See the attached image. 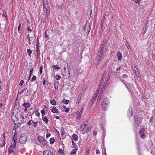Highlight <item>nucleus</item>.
<instances>
[{
	"label": "nucleus",
	"instance_id": "21",
	"mask_svg": "<svg viewBox=\"0 0 155 155\" xmlns=\"http://www.w3.org/2000/svg\"><path fill=\"white\" fill-rule=\"evenodd\" d=\"M125 45L128 49H130L131 48L130 47V44L128 41H126Z\"/></svg>",
	"mask_w": 155,
	"mask_h": 155
},
{
	"label": "nucleus",
	"instance_id": "53",
	"mask_svg": "<svg viewBox=\"0 0 155 155\" xmlns=\"http://www.w3.org/2000/svg\"><path fill=\"white\" fill-rule=\"evenodd\" d=\"M91 129V127H87V129L86 132L87 133Z\"/></svg>",
	"mask_w": 155,
	"mask_h": 155
},
{
	"label": "nucleus",
	"instance_id": "9",
	"mask_svg": "<svg viewBox=\"0 0 155 155\" xmlns=\"http://www.w3.org/2000/svg\"><path fill=\"white\" fill-rule=\"evenodd\" d=\"M44 155H53L52 153L49 150H45L43 152Z\"/></svg>",
	"mask_w": 155,
	"mask_h": 155
},
{
	"label": "nucleus",
	"instance_id": "18",
	"mask_svg": "<svg viewBox=\"0 0 155 155\" xmlns=\"http://www.w3.org/2000/svg\"><path fill=\"white\" fill-rule=\"evenodd\" d=\"M106 42H107L106 40H104L103 41L100 48H104V45L106 43Z\"/></svg>",
	"mask_w": 155,
	"mask_h": 155
},
{
	"label": "nucleus",
	"instance_id": "61",
	"mask_svg": "<svg viewBox=\"0 0 155 155\" xmlns=\"http://www.w3.org/2000/svg\"><path fill=\"white\" fill-rule=\"evenodd\" d=\"M97 131L94 130L93 132V135L95 136L97 134Z\"/></svg>",
	"mask_w": 155,
	"mask_h": 155
},
{
	"label": "nucleus",
	"instance_id": "4",
	"mask_svg": "<svg viewBox=\"0 0 155 155\" xmlns=\"http://www.w3.org/2000/svg\"><path fill=\"white\" fill-rule=\"evenodd\" d=\"M27 140V137L24 134H22L19 139V143H25Z\"/></svg>",
	"mask_w": 155,
	"mask_h": 155
},
{
	"label": "nucleus",
	"instance_id": "22",
	"mask_svg": "<svg viewBox=\"0 0 155 155\" xmlns=\"http://www.w3.org/2000/svg\"><path fill=\"white\" fill-rule=\"evenodd\" d=\"M76 148H75L74 149H73L71 153V155H76Z\"/></svg>",
	"mask_w": 155,
	"mask_h": 155
},
{
	"label": "nucleus",
	"instance_id": "44",
	"mask_svg": "<svg viewBox=\"0 0 155 155\" xmlns=\"http://www.w3.org/2000/svg\"><path fill=\"white\" fill-rule=\"evenodd\" d=\"M33 125L34 127H37V125H38V123L37 122H34L33 123Z\"/></svg>",
	"mask_w": 155,
	"mask_h": 155
},
{
	"label": "nucleus",
	"instance_id": "13",
	"mask_svg": "<svg viewBox=\"0 0 155 155\" xmlns=\"http://www.w3.org/2000/svg\"><path fill=\"white\" fill-rule=\"evenodd\" d=\"M51 111L53 113H58V110L55 107H53Z\"/></svg>",
	"mask_w": 155,
	"mask_h": 155
},
{
	"label": "nucleus",
	"instance_id": "63",
	"mask_svg": "<svg viewBox=\"0 0 155 155\" xmlns=\"http://www.w3.org/2000/svg\"><path fill=\"white\" fill-rule=\"evenodd\" d=\"M103 25H102V24H101L99 28H100L101 29L103 30Z\"/></svg>",
	"mask_w": 155,
	"mask_h": 155
},
{
	"label": "nucleus",
	"instance_id": "17",
	"mask_svg": "<svg viewBox=\"0 0 155 155\" xmlns=\"http://www.w3.org/2000/svg\"><path fill=\"white\" fill-rule=\"evenodd\" d=\"M58 81H57V82H54V88L55 90H58Z\"/></svg>",
	"mask_w": 155,
	"mask_h": 155
},
{
	"label": "nucleus",
	"instance_id": "37",
	"mask_svg": "<svg viewBox=\"0 0 155 155\" xmlns=\"http://www.w3.org/2000/svg\"><path fill=\"white\" fill-rule=\"evenodd\" d=\"M52 67L53 68H55L57 70H59L60 69V67H58L57 65H54L52 66Z\"/></svg>",
	"mask_w": 155,
	"mask_h": 155
},
{
	"label": "nucleus",
	"instance_id": "26",
	"mask_svg": "<svg viewBox=\"0 0 155 155\" xmlns=\"http://www.w3.org/2000/svg\"><path fill=\"white\" fill-rule=\"evenodd\" d=\"M13 147H12L11 146H9L8 148V153H9L11 154L13 152Z\"/></svg>",
	"mask_w": 155,
	"mask_h": 155
},
{
	"label": "nucleus",
	"instance_id": "55",
	"mask_svg": "<svg viewBox=\"0 0 155 155\" xmlns=\"http://www.w3.org/2000/svg\"><path fill=\"white\" fill-rule=\"evenodd\" d=\"M48 4V0H43V4Z\"/></svg>",
	"mask_w": 155,
	"mask_h": 155
},
{
	"label": "nucleus",
	"instance_id": "56",
	"mask_svg": "<svg viewBox=\"0 0 155 155\" xmlns=\"http://www.w3.org/2000/svg\"><path fill=\"white\" fill-rule=\"evenodd\" d=\"M82 93L81 92L79 94L78 97L81 98L82 97Z\"/></svg>",
	"mask_w": 155,
	"mask_h": 155
},
{
	"label": "nucleus",
	"instance_id": "23",
	"mask_svg": "<svg viewBox=\"0 0 155 155\" xmlns=\"http://www.w3.org/2000/svg\"><path fill=\"white\" fill-rule=\"evenodd\" d=\"M34 121L31 120H30L27 123V125L28 126H31L33 124Z\"/></svg>",
	"mask_w": 155,
	"mask_h": 155
},
{
	"label": "nucleus",
	"instance_id": "3",
	"mask_svg": "<svg viewBox=\"0 0 155 155\" xmlns=\"http://www.w3.org/2000/svg\"><path fill=\"white\" fill-rule=\"evenodd\" d=\"M37 139L39 142L42 145L45 146L47 145V142L46 140L43 138V137L39 136L38 137Z\"/></svg>",
	"mask_w": 155,
	"mask_h": 155
},
{
	"label": "nucleus",
	"instance_id": "14",
	"mask_svg": "<svg viewBox=\"0 0 155 155\" xmlns=\"http://www.w3.org/2000/svg\"><path fill=\"white\" fill-rule=\"evenodd\" d=\"M117 55L118 58V60L119 61L120 60L122 57L121 53L120 52H118L117 53Z\"/></svg>",
	"mask_w": 155,
	"mask_h": 155
},
{
	"label": "nucleus",
	"instance_id": "33",
	"mask_svg": "<svg viewBox=\"0 0 155 155\" xmlns=\"http://www.w3.org/2000/svg\"><path fill=\"white\" fill-rule=\"evenodd\" d=\"M71 147H74L75 148H76V147H77V146L76 145L73 140H72V145Z\"/></svg>",
	"mask_w": 155,
	"mask_h": 155
},
{
	"label": "nucleus",
	"instance_id": "7",
	"mask_svg": "<svg viewBox=\"0 0 155 155\" xmlns=\"http://www.w3.org/2000/svg\"><path fill=\"white\" fill-rule=\"evenodd\" d=\"M65 68H64V71L63 73V75L64 78L65 79H67L69 78L70 77V74L69 71H68V72L65 71Z\"/></svg>",
	"mask_w": 155,
	"mask_h": 155
},
{
	"label": "nucleus",
	"instance_id": "32",
	"mask_svg": "<svg viewBox=\"0 0 155 155\" xmlns=\"http://www.w3.org/2000/svg\"><path fill=\"white\" fill-rule=\"evenodd\" d=\"M54 138L52 137L50 138V143L51 144H53L54 143Z\"/></svg>",
	"mask_w": 155,
	"mask_h": 155
},
{
	"label": "nucleus",
	"instance_id": "60",
	"mask_svg": "<svg viewBox=\"0 0 155 155\" xmlns=\"http://www.w3.org/2000/svg\"><path fill=\"white\" fill-rule=\"evenodd\" d=\"M69 109L68 108H66L65 109V112L66 113H68L69 112Z\"/></svg>",
	"mask_w": 155,
	"mask_h": 155
},
{
	"label": "nucleus",
	"instance_id": "41",
	"mask_svg": "<svg viewBox=\"0 0 155 155\" xmlns=\"http://www.w3.org/2000/svg\"><path fill=\"white\" fill-rule=\"evenodd\" d=\"M81 99V98L78 97L77 99V102H76V104L77 105V104L78 105H79L80 102V101Z\"/></svg>",
	"mask_w": 155,
	"mask_h": 155
},
{
	"label": "nucleus",
	"instance_id": "2",
	"mask_svg": "<svg viewBox=\"0 0 155 155\" xmlns=\"http://www.w3.org/2000/svg\"><path fill=\"white\" fill-rule=\"evenodd\" d=\"M143 118L142 117H139V116H135L134 117V120L137 126H139L142 123Z\"/></svg>",
	"mask_w": 155,
	"mask_h": 155
},
{
	"label": "nucleus",
	"instance_id": "50",
	"mask_svg": "<svg viewBox=\"0 0 155 155\" xmlns=\"http://www.w3.org/2000/svg\"><path fill=\"white\" fill-rule=\"evenodd\" d=\"M34 68L33 67H31V69L30 71V73L32 74L33 71H34Z\"/></svg>",
	"mask_w": 155,
	"mask_h": 155
},
{
	"label": "nucleus",
	"instance_id": "10",
	"mask_svg": "<svg viewBox=\"0 0 155 155\" xmlns=\"http://www.w3.org/2000/svg\"><path fill=\"white\" fill-rule=\"evenodd\" d=\"M127 115L129 117H130L133 115V112L131 108H130L127 111Z\"/></svg>",
	"mask_w": 155,
	"mask_h": 155
},
{
	"label": "nucleus",
	"instance_id": "47",
	"mask_svg": "<svg viewBox=\"0 0 155 155\" xmlns=\"http://www.w3.org/2000/svg\"><path fill=\"white\" fill-rule=\"evenodd\" d=\"M27 30L30 32H31L32 31V30L30 29L29 28V27H28L27 28Z\"/></svg>",
	"mask_w": 155,
	"mask_h": 155
},
{
	"label": "nucleus",
	"instance_id": "29",
	"mask_svg": "<svg viewBox=\"0 0 155 155\" xmlns=\"http://www.w3.org/2000/svg\"><path fill=\"white\" fill-rule=\"evenodd\" d=\"M83 112V109L79 113L78 115V116H77V118H79L81 117V114H82Z\"/></svg>",
	"mask_w": 155,
	"mask_h": 155
},
{
	"label": "nucleus",
	"instance_id": "39",
	"mask_svg": "<svg viewBox=\"0 0 155 155\" xmlns=\"http://www.w3.org/2000/svg\"><path fill=\"white\" fill-rule=\"evenodd\" d=\"M58 152L60 154H63L64 153L63 150L60 149H59Z\"/></svg>",
	"mask_w": 155,
	"mask_h": 155
},
{
	"label": "nucleus",
	"instance_id": "19",
	"mask_svg": "<svg viewBox=\"0 0 155 155\" xmlns=\"http://www.w3.org/2000/svg\"><path fill=\"white\" fill-rule=\"evenodd\" d=\"M50 102L51 104L52 105H55L56 104V101L54 99L50 100Z\"/></svg>",
	"mask_w": 155,
	"mask_h": 155
},
{
	"label": "nucleus",
	"instance_id": "12",
	"mask_svg": "<svg viewBox=\"0 0 155 155\" xmlns=\"http://www.w3.org/2000/svg\"><path fill=\"white\" fill-rule=\"evenodd\" d=\"M102 93H103V91H101L100 92L99 95L98 96V97L97 99V103H98V104L99 103L100 101L101 100V97L102 95Z\"/></svg>",
	"mask_w": 155,
	"mask_h": 155
},
{
	"label": "nucleus",
	"instance_id": "16",
	"mask_svg": "<svg viewBox=\"0 0 155 155\" xmlns=\"http://www.w3.org/2000/svg\"><path fill=\"white\" fill-rule=\"evenodd\" d=\"M73 139L75 141H77L78 139V136L75 134H74L72 135Z\"/></svg>",
	"mask_w": 155,
	"mask_h": 155
},
{
	"label": "nucleus",
	"instance_id": "30",
	"mask_svg": "<svg viewBox=\"0 0 155 155\" xmlns=\"http://www.w3.org/2000/svg\"><path fill=\"white\" fill-rule=\"evenodd\" d=\"M39 39L38 38V37L37 38V41H36V48H40V46H39Z\"/></svg>",
	"mask_w": 155,
	"mask_h": 155
},
{
	"label": "nucleus",
	"instance_id": "1",
	"mask_svg": "<svg viewBox=\"0 0 155 155\" xmlns=\"http://www.w3.org/2000/svg\"><path fill=\"white\" fill-rule=\"evenodd\" d=\"M103 48H100L99 50V52L97 54V58L98 59L97 62V65H99L100 63L101 62V60L102 59L104 54H103Z\"/></svg>",
	"mask_w": 155,
	"mask_h": 155
},
{
	"label": "nucleus",
	"instance_id": "62",
	"mask_svg": "<svg viewBox=\"0 0 155 155\" xmlns=\"http://www.w3.org/2000/svg\"><path fill=\"white\" fill-rule=\"evenodd\" d=\"M26 88H25L24 89H22V90L20 92V94H21V93L23 92L24 91H26Z\"/></svg>",
	"mask_w": 155,
	"mask_h": 155
},
{
	"label": "nucleus",
	"instance_id": "45",
	"mask_svg": "<svg viewBox=\"0 0 155 155\" xmlns=\"http://www.w3.org/2000/svg\"><path fill=\"white\" fill-rule=\"evenodd\" d=\"M27 37L28 38V41H29V44L30 45L31 44V42H30V37H29V34H28L27 35Z\"/></svg>",
	"mask_w": 155,
	"mask_h": 155
},
{
	"label": "nucleus",
	"instance_id": "38",
	"mask_svg": "<svg viewBox=\"0 0 155 155\" xmlns=\"http://www.w3.org/2000/svg\"><path fill=\"white\" fill-rule=\"evenodd\" d=\"M16 134V133L15 132L14 135V137L13 138L12 141H16L17 138H16V136L15 134Z\"/></svg>",
	"mask_w": 155,
	"mask_h": 155
},
{
	"label": "nucleus",
	"instance_id": "43",
	"mask_svg": "<svg viewBox=\"0 0 155 155\" xmlns=\"http://www.w3.org/2000/svg\"><path fill=\"white\" fill-rule=\"evenodd\" d=\"M87 121H85L83 123V124L84 125V128H85V127L87 125Z\"/></svg>",
	"mask_w": 155,
	"mask_h": 155
},
{
	"label": "nucleus",
	"instance_id": "15",
	"mask_svg": "<svg viewBox=\"0 0 155 155\" xmlns=\"http://www.w3.org/2000/svg\"><path fill=\"white\" fill-rule=\"evenodd\" d=\"M23 106L25 108H29L30 107L31 104L29 103H24L22 104Z\"/></svg>",
	"mask_w": 155,
	"mask_h": 155
},
{
	"label": "nucleus",
	"instance_id": "24",
	"mask_svg": "<svg viewBox=\"0 0 155 155\" xmlns=\"http://www.w3.org/2000/svg\"><path fill=\"white\" fill-rule=\"evenodd\" d=\"M96 96H94L93 98L92 99V100L91 101L90 103V104H91V105H92L93 104V103L95 101L96 99Z\"/></svg>",
	"mask_w": 155,
	"mask_h": 155
},
{
	"label": "nucleus",
	"instance_id": "5",
	"mask_svg": "<svg viewBox=\"0 0 155 155\" xmlns=\"http://www.w3.org/2000/svg\"><path fill=\"white\" fill-rule=\"evenodd\" d=\"M107 101V99L106 98H104L101 105V106L102 109L105 110H106V109L107 108L108 104L106 102Z\"/></svg>",
	"mask_w": 155,
	"mask_h": 155
},
{
	"label": "nucleus",
	"instance_id": "8",
	"mask_svg": "<svg viewBox=\"0 0 155 155\" xmlns=\"http://www.w3.org/2000/svg\"><path fill=\"white\" fill-rule=\"evenodd\" d=\"M145 131L144 128H142L141 129V130L139 131V134H140V137L142 138H144L145 136V134L144 132Z\"/></svg>",
	"mask_w": 155,
	"mask_h": 155
},
{
	"label": "nucleus",
	"instance_id": "54",
	"mask_svg": "<svg viewBox=\"0 0 155 155\" xmlns=\"http://www.w3.org/2000/svg\"><path fill=\"white\" fill-rule=\"evenodd\" d=\"M45 37L46 38H48V36L47 35V31H45Z\"/></svg>",
	"mask_w": 155,
	"mask_h": 155
},
{
	"label": "nucleus",
	"instance_id": "28",
	"mask_svg": "<svg viewBox=\"0 0 155 155\" xmlns=\"http://www.w3.org/2000/svg\"><path fill=\"white\" fill-rule=\"evenodd\" d=\"M36 54L37 56V58H38V55L40 52V48H36Z\"/></svg>",
	"mask_w": 155,
	"mask_h": 155
},
{
	"label": "nucleus",
	"instance_id": "42",
	"mask_svg": "<svg viewBox=\"0 0 155 155\" xmlns=\"http://www.w3.org/2000/svg\"><path fill=\"white\" fill-rule=\"evenodd\" d=\"M55 78L57 80H59L61 79V77L59 75H56L55 76Z\"/></svg>",
	"mask_w": 155,
	"mask_h": 155
},
{
	"label": "nucleus",
	"instance_id": "6",
	"mask_svg": "<svg viewBox=\"0 0 155 155\" xmlns=\"http://www.w3.org/2000/svg\"><path fill=\"white\" fill-rule=\"evenodd\" d=\"M43 10L47 14L50 13V8L48 4H43Z\"/></svg>",
	"mask_w": 155,
	"mask_h": 155
},
{
	"label": "nucleus",
	"instance_id": "49",
	"mask_svg": "<svg viewBox=\"0 0 155 155\" xmlns=\"http://www.w3.org/2000/svg\"><path fill=\"white\" fill-rule=\"evenodd\" d=\"M24 82V81L22 80H21L20 81V83H19V85L20 86H22L23 85Z\"/></svg>",
	"mask_w": 155,
	"mask_h": 155
},
{
	"label": "nucleus",
	"instance_id": "59",
	"mask_svg": "<svg viewBox=\"0 0 155 155\" xmlns=\"http://www.w3.org/2000/svg\"><path fill=\"white\" fill-rule=\"evenodd\" d=\"M105 19L102 18L101 22V24H102V25H103V23L104 22V21Z\"/></svg>",
	"mask_w": 155,
	"mask_h": 155
},
{
	"label": "nucleus",
	"instance_id": "34",
	"mask_svg": "<svg viewBox=\"0 0 155 155\" xmlns=\"http://www.w3.org/2000/svg\"><path fill=\"white\" fill-rule=\"evenodd\" d=\"M61 135H64L65 134V131L64 130L63 128H61Z\"/></svg>",
	"mask_w": 155,
	"mask_h": 155
},
{
	"label": "nucleus",
	"instance_id": "36",
	"mask_svg": "<svg viewBox=\"0 0 155 155\" xmlns=\"http://www.w3.org/2000/svg\"><path fill=\"white\" fill-rule=\"evenodd\" d=\"M27 52L28 54V55L30 56V57L31 56V54L32 53V51L31 50H30V49H28L27 50Z\"/></svg>",
	"mask_w": 155,
	"mask_h": 155
},
{
	"label": "nucleus",
	"instance_id": "35",
	"mask_svg": "<svg viewBox=\"0 0 155 155\" xmlns=\"http://www.w3.org/2000/svg\"><path fill=\"white\" fill-rule=\"evenodd\" d=\"M36 79V77L35 75H33L31 80L30 81L31 82L34 81Z\"/></svg>",
	"mask_w": 155,
	"mask_h": 155
},
{
	"label": "nucleus",
	"instance_id": "52",
	"mask_svg": "<svg viewBox=\"0 0 155 155\" xmlns=\"http://www.w3.org/2000/svg\"><path fill=\"white\" fill-rule=\"evenodd\" d=\"M2 135L3 137H4V143L3 144H4V145L5 144V135L4 134H3Z\"/></svg>",
	"mask_w": 155,
	"mask_h": 155
},
{
	"label": "nucleus",
	"instance_id": "11",
	"mask_svg": "<svg viewBox=\"0 0 155 155\" xmlns=\"http://www.w3.org/2000/svg\"><path fill=\"white\" fill-rule=\"evenodd\" d=\"M134 72L136 75V77L140 78V74L139 72L138 69H136L134 71Z\"/></svg>",
	"mask_w": 155,
	"mask_h": 155
},
{
	"label": "nucleus",
	"instance_id": "31",
	"mask_svg": "<svg viewBox=\"0 0 155 155\" xmlns=\"http://www.w3.org/2000/svg\"><path fill=\"white\" fill-rule=\"evenodd\" d=\"M14 141V143L12 144L10 146L12 147H13V148H14L16 146V141Z\"/></svg>",
	"mask_w": 155,
	"mask_h": 155
},
{
	"label": "nucleus",
	"instance_id": "58",
	"mask_svg": "<svg viewBox=\"0 0 155 155\" xmlns=\"http://www.w3.org/2000/svg\"><path fill=\"white\" fill-rule=\"evenodd\" d=\"M43 68L42 66H41L40 68V73H42V72Z\"/></svg>",
	"mask_w": 155,
	"mask_h": 155
},
{
	"label": "nucleus",
	"instance_id": "40",
	"mask_svg": "<svg viewBox=\"0 0 155 155\" xmlns=\"http://www.w3.org/2000/svg\"><path fill=\"white\" fill-rule=\"evenodd\" d=\"M41 114L42 116H43L45 114V110H43V109L42 110H41Z\"/></svg>",
	"mask_w": 155,
	"mask_h": 155
},
{
	"label": "nucleus",
	"instance_id": "27",
	"mask_svg": "<svg viewBox=\"0 0 155 155\" xmlns=\"http://www.w3.org/2000/svg\"><path fill=\"white\" fill-rule=\"evenodd\" d=\"M62 101L63 103L65 104H68L69 102V101L68 100L65 99H63Z\"/></svg>",
	"mask_w": 155,
	"mask_h": 155
},
{
	"label": "nucleus",
	"instance_id": "64",
	"mask_svg": "<svg viewBox=\"0 0 155 155\" xmlns=\"http://www.w3.org/2000/svg\"><path fill=\"white\" fill-rule=\"evenodd\" d=\"M40 115V113L39 112L37 111V113L36 114V115L38 117Z\"/></svg>",
	"mask_w": 155,
	"mask_h": 155
},
{
	"label": "nucleus",
	"instance_id": "25",
	"mask_svg": "<svg viewBox=\"0 0 155 155\" xmlns=\"http://www.w3.org/2000/svg\"><path fill=\"white\" fill-rule=\"evenodd\" d=\"M42 120L44 121H45V122L46 123V124L48 123V120L47 118L46 117V116H45V117H43L42 118Z\"/></svg>",
	"mask_w": 155,
	"mask_h": 155
},
{
	"label": "nucleus",
	"instance_id": "46",
	"mask_svg": "<svg viewBox=\"0 0 155 155\" xmlns=\"http://www.w3.org/2000/svg\"><path fill=\"white\" fill-rule=\"evenodd\" d=\"M91 25H90L89 26V29L87 30V34H89V33H90V30H91Z\"/></svg>",
	"mask_w": 155,
	"mask_h": 155
},
{
	"label": "nucleus",
	"instance_id": "57",
	"mask_svg": "<svg viewBox=\"0 0 155 155\" xmlns=\"http://www.w3.org/2000/svg\"><path fill=\"white\" fill-rule=\"evenodd\" d=\"M106 82V81H105V82L104 83V84L103 85V86L101 88V90H102V91H103V90H104V85L105 86V84H106V83H107V81L106 82Z\"/></svg>",
	"mask_w": 155,
	"mask_h": 155
},
{
	"label": "nucleus",
	"instance_id": "51",
	"mask_svg": "<svg viewBox=\"0 0 155 155\" xmlns=\"http://www.w3.org/2000/svg\"><path fill=\"white\" fill-rule=\"evenodd\" d=\"M132 67L134 71H135L136 69H138L137 66L135 65H133Z\"/></svg>",
	"mask_w": 155,
	"mask_h": 155
},
{
	"label": "nucleus",
	"instance_id": "48",
	"mask_svg": "<svg viewBox=\"0 0 155 155\" xmlns=\"http://www.w3.org/2000/svg\"><path fill=\"white\" fill-rule=\"evenodd\" d=\"M77 72L78 73H80L81 72V68L77 69L76 70Z\"/></svg>",
	"mask_w": 155,
	"mask_h": 155
},
{
	"label": "nucleus",
	"instance_id": "20",
	"mask_svg": "<svg viewBox=\"0 0 155 155\" xmlns=\"http://www.w3.org/2000/svg\"><path fill=\"white\" fill-rule=\"evenodd\" d=\"M21 115V114H20V113L18 112H17V114H15L14 116L17 119V120H18V117Z\"/></svg>",
	"mask_w": 155,
	"mask_h": 155
}]
</instances>
